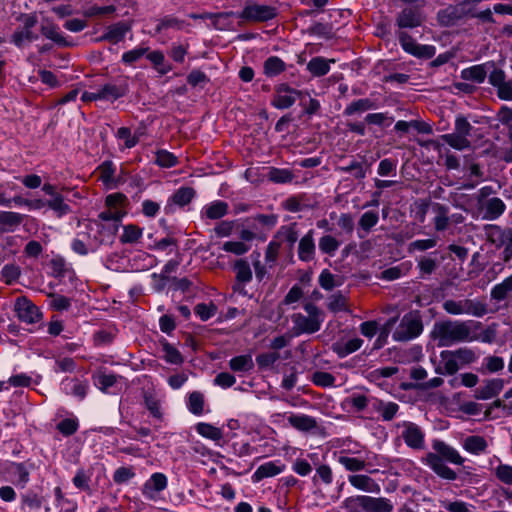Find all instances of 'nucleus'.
Listing matches in <instances>:
<instances>
[{
	"instance_id": "1",
	"label": "nucleus",
	"mask_w": 512,
	"mask_h": 512,
	"mask_svg": "<svg viewBox=\"0 0 512 512\" xmlns=\"http://www.w3.org/2000/svg\"><path fill=\"white\" fill-rule=\"evenodd\" d=\"M472 326L480 328V322L444 320L435 323L433 336L438 339L439 346L447 347L456 343L470 342L476 338L472 335Z\"/></svg>"
},
{
	"instance_id": "2",
	"label": "nucleus",
	"mask_w": 512,
	"mask_h": 512,
	"mask_svg": "<svg viewBox=\"0 0 512 512\" xmlns=\"http://www.w3.org/2000/svg\"><path fill=\"white\" fill-rule=\"evenodd\" d=\"M432 447L436 451V453H428L426 455V464L439 477L446 480H455L457 478L456 472L450 469L443 462V459L452 464L462 465L464 463V458L459 454V452L456 449L449 446L443 441H434Z\"/></svg>"
},
{
	"instance_id": "3",
	"label": "nucleus",
	"mask_w": 512,
	"mask_h": 512,
	"mask_svg": "<svg viewBox=\"0 0 512 512\" xmlns=\"http://www.w3.org/2000/svg\"><path fill=\"white\" fill-rule=\"evenodd\" d=\"M343 508L347 512H392L394 505L385 497L354 495L343 501Z\"/></svg>"
},
{
	"instance_id": "4",
	"label": "nucleus",
	"mask_w": 512,
	"mask_h": 512,
	"mask_svg": "<svg viewBox=\"0 0 512 512\" xmlns=\"http://www.w3.org/2000/svg\"><path fill=\"white\" fill-rule=\"evenodd\" d=\"M307 315L295 313L291 316L293 322V332L295 335L313 334L318 332L324 321V313L313 303L304 305Z\"/></svg>"
},
{
	"instance_id": "5",
	"label": "nucleus",
	"mask_w": 512,
	"mask_h": 512,
	"mask_svg": "<svg viewBox=\"0 0 512 512\" xmlns=\"http://www.w3.org/2000/svg\"><path fill=\"white\" fill-rule=\"evenodd\" d=\"M443 310L450 315H472L483 317L487 314V305L481 301L473 299L445 300L442 304Z\"/></svg>"
},
{
	"instance_id": "6",
	"label": "nucleus",
	"mask_w": 512,
	"mask_h": 512,
	"mask_svg": "<svg viewBox=\"0 0 512 512\" xmlns=\"http://www.w3.org/2000/svg\"><path fill=\"white\" fill-rule=\"evenodd\" d=\"M472 129V125L464 116H458L455 119L454 132L442 135L441 139L456 150L469 149L471 141L468 137L471 135Z\"/></svg>"
},
{
	"instance_id": "7",
	"label": "nucleus",
	"mask_w": 512,
	"mask_h": 512,
	"mask_svg": "<svg viewBox=\"0 0 512 512\" xmlns=\"http://www.w3.org/2000/svg\"><path fill=\"white\" fill-rule=\"evenodd\" d=\"M422 331L423 323L421 318L414 313H408L402 317L392 337L395 341L407 342L418 337Z\"/></svg>"
},
{
	"instance_id": "8",
	"label": "nucleus",
	"mask_w": 512,
	"mask_h": 512,
	"mask_svg": "<svg viewBox=\"0 0 512 512\" xmlns=\"http://www.w3.org/2000/svg\"><path fill=\"white\" fill-rule=\"evenodd\" d=\"M308 95L305 91L296 90L288 84L282 83L275 87L272 104L278 109L291 107L297 99L302 101Z\"/></svg>"
},
{
	"instance_id": "9",
	"label": "nucleus",
	"mask_w": 512,
	"mask_h": 512,
	"mask_svg": "<svg viewBox=\"0 0 512 512\" xmlns=\"http://www.w3.org/2000/svg\"><path fill=\"white\" fill-rule=\"evenodd\" d=\"M360 452H351L350 450H341L337 457V461L346 471L357 474V472L367 470L370 474L378 472L377 469H367L368 463L359 456Z\"/></svg>"
},
{
	"instance_id": "10",
	"label": "nucleus",
	"mask_w": 512,
	"mask_h": 512,
	"mask_svg": "<svg viewBox=\"0 0 512 512\" xmlns=\"http://www.w3.org/2000/svg\"><path fill=\"white\" fill-rule=\"evenodd\" d=\"M276 16L275 8L268 5L248 4L238 15L239 18L250 22H263Z\"/></svg>"
},
{
	"instance_id": "11",
	"label": "nucleus",
	"mask_w": 512,
	"mask_h": 512,
	"mask_svg": "<svg viewBox=\"0 0 512 512\" xmlns=\"http://www.w3.org/2000/svg\"><path fill=\"white\" fill-rule=\"evenodd\" d=\"M489 83L497 89L499 99L512 101V79H507L502 69L495 68L489 74Z\"/></svg>"
},
{
	"instance_id": "12",
	"label": "nucleus",
	"mask_w": 512,
	"mask_h": 512,
	"mask_svg": "<svg viewBox=\"0 0 512 512\" xmlns=\"http://www.w3.org/2000/svg\"><path fill=\"white\" fill-rule=\"evenodd\" d=\"M14 307L18 318L25 323H36L42 317L39 309L26 297L17 298Z\"/></svg>"
},
{
	"instance_id": "13",
	"label": "nucleus",
	"mask_w": 512,
	"mask_h": 512,
	"mask_svg": "<svg viewBox=\"0 0 512 512\" xmlns=\"http://www.w3.org/2000/svg\"><path fill=\"white\" fill-rule=\"evenodd\" d=\"M469 14L471 9H464L463 4L459 3L438 11L437 20L441 26L450 27Z\"/></svg>"
},
{
	"instance_id": "14",
	"label": "nucleus",
	"mask_w": 512,
	"mask_h": 512,
	"mask_svg": "<svg viewBox=\"0 0 512 512\" xmlns=\"http://www.w3.org/2000/svg\"><path fill=\"white\" fill-rule=\"evenodd\" d=\"M402 438L405 444L416 450L424 448V432L422 429L413 422L403 423Z\"/></svg>"
},
{
	"instance_id": "15",
	"label": "nucleus",
	"mask_w": 512,
	"mask_h": 512,
	"mask_svg": "<svg viewBox=\"0 0 512 512\" xmlns=\"http://www.w3.org/2000/svg\"><path fill=\"white\" fill-rule=\"evenodd\" d=\"M484 229L487 240L494 244L496 247L512 244L511 229H502L497 225H486Z\"/></svg>"
},
{
	"instance_id": "16",
	"label": "nucleus",
	"mask_w": 512,
	"mask_h": 512,
	"mask_svg": "<svg viewBox=\"0 0 512 512\" xmlns=\"http://www.w3.org/2000/svg\"><path fill=\"white\" fill-rule=\"evenodd\" d=\"M348 482L355 489L366 493H379L381 490L380 485L367 474H350Z\"/></svg>"
},
{
	"instance_id": "17",
	"label": "nucleus",
	"mask_w": 512,
	"mask_h": 512,
	"mask_svg": "<svg viewBox=\"0 0 512 512\" xmlns=\"http://www.w3.org/2000/svg\"><path fill=\"white\" fill-rule=\"evenodd\" d=\"M423 22L422 15L417 8L406 7L399 12L396 24L399 28H416Z\"/></svg>"
},
{
	"instance_id": "18",
	"label": "nucleus",
	"mask_w": 512,
	"mask_h": 512,
	"mask_svg": "<svg viewBox=\"0 0 512 512\" xmlns=\"http://www.w3.org/2000/svg\"><path fill=\"white\" fill-rule=\"evenodd\" d=\"M314 231L309 230L299 241L298 257L303 262H310L315 256Z\"/></svg>"
},
{
	"instance_id": "19",
	"label": "nucleus",
	"mask_w": 512,
	"mask_h": 512,
	"mask_svg": "<svg viewBox=\"0 0 512 512\" xmlns=\"http://www.w3.org/2000/svg\"><path fill=\"white\" fill-rule=\"evenodd\" d=\"M25 216L12 211L0 212V233L14 232L23 222Z\"/></svg>"
},
{
	"instance_id": "20",
	"label": "nucleus",
	"mask_w": 512,
	"mask_h": 512,
	"mask_svg": "<svg viewBox=\"0 0 512 512\" xmlns=\"http://www.w3.org/2000/svg\"><path fill=\"white\" fill-rule=\"evenodd\" d=\"M432 211L435 214L433 218L434 229L437 232H443L450 225L449 207L441 203H432Z\"/></svg>"
},
{
	"instance_id": "21",
	"label": "nucleus",
	"mask_w": 512,
	"mask_h": 512,
	"mask_svg": "<svg viewBox=\"0 0 512 512\" xmlns=\"http://www.w3.org/2000/svg\"><path fill=\"white\" fill-rule=\"evenodd\" d=\"M504 387L502 379L487 380L484 386L475 390L474 397L480 400H487L497 396Z\"/></svg>"
},
{
	"instance_id": "22",
	"label": "nucleus",
	"mask_w": 512,
	"mask_h": 512,
	"mask_svg": "<svg viewBox=\"0 0 512 512\" xmlns=\"http://www.w3.org/2000/svg\"><path fill=\"white\" fill-rule=\"evenodd\" d=\"M130 30V26L125 22H118L107 27L106 32L97 39V41H109L116 44L122 41L126 33Z\"/></svg>"
},
{
	"instance_id": "23",
	"label": "nucleus",
	"mask_w": 512,
	"mask_h": 512,
	"mask_svg": "<svg viewBox=\"0 0 512 512\" xmlns=\"http://www.w3.org/2000/svg\"><path fill=\"white\" fill-rule=\"evenodd\" d=\"M167 487V477L162 473H154L144 484L142 493L148 499L154 498V492H160Z\"/></svg>"
},
{
	"instance_id": "24",
	"label": "nucleus",
	"mask_w": 512,
	"mask_h": 512,
	"mask_svg": "<svg viewBox=\"0 0 512 512\" xmlns=\"http://www.w3.org/2000/svg\"><path fill=\"white\" fill-rule=\"evenodd\" d=\"M284 470L285 465L281 464L279 461L266 462L257 468L252 476V479L254 482H259L264 478L276 476L282 473Z\"/></svg>"
},
{
	"instance_id": "25",
	"label": "nucleus",
	"mask_w": 512,
	"mask_h": 512,
	"mask_svg": "<svg viewBox=\"0 0 512 512\" xmlns=\"http://www.w3.org/2000/svg\"><path fill=\"white\" fill-rule=\"evenodd\" d=\"M40 31L43 36L54 41L59 46L69 47L72 45L71 42L67 41L66 38L62 36L57 25L49 21L42 23Z\"/></svg>"
},
{
	"instance_id": "26",
	"label": "nucleus",
	"mask_w": 512,
	"mask_h": 512,
	"mask_svg": "<svg viewBox=\"0 0 512 512\" xmlns=\"http://www.w3.org/2000/svg\"><path fill=\"white\" fill-rule=\"evenodd\" d=\"M288 422L292 427L303 432L317 428V421L313 417L304 414L290 415Z\"/></svg>"
},
{
	"instance_id": "27",
	"label": "nucleus",
	"mask_w": 512,
	"mask_h": 512,
	"mask_svg": "<svg viewBox=\"0 0 512 512\" xmlns=\"http://www.w3.org/2000/svg\"><path fill=\"white\" fill-rule=\"evenodd\" d=\"M504 202L498 198L493 197L486 201L485 203V213L483 218L486 220H494L501 216L505 211Z\"/></svg>"
},
{
	"instance_id": "28",
	"label": "nucleus",
	"mask_w": 512,
	"mask_h": 512,
	"mask_svg": "<svg viewBox=\"0 0 512 512\" xmlns=\"http://www.w3.org/2000/svg\"><path fill=\"white\" fill-rule=\"evenodd\" d=\"M377 107L375 101L369 99V98H361L358 100H355L351 102L349 105L346 106L344 110V114L346 116H351L356 113H363L368 110L375 109Z\"/></svg>"
},
{
	"instance_id": "29",
	"label": "nucleus",
	"mask_w": 512,
	"mask_h": 512,
	"mask_svg": "<svg viewBox=\"0 0 512 512\" xmlns=\"http://www.w3.org/2000/svg\"><path fill=\"white\" fill-rule=\"evenodd\" d=\"M126 87L114 84H105L98 89L100 100L115 101L126 94Z\"/></svg>"
},
{
	"instance_id": "30",
	"label": "nucleus",
	"mask_w": 512,
	"mask_h": 512,
	"mask_svg": "<svg viewBox=\"0 0 512 512\" xmlns=\"http://www.w3.org/2000/svg\"><path fill=\"white\" fill-rule=\"evenodd\" d=\"M194 196L195 190L192 187H181L172 195L166 209L170 208L172 204L183 207L189 204Z\"/></svg>"
},
{
	"instance_id": "31",
	"label": "nucleus",
	"mask_w": 512,
	"mask_h": 512,
	"mask_svg": "<svg viewBox=\"0 0 512 512\" xmlns=\"http://www.w3.org/2000/svg\"><path fill=\"white\" fill-rule=\"evenodd\" d=\"M330 62L334 63L335 60L334 59L326 60L322 57H314L308 62L307 69L313 76H316V77L324 76L330 70V66H329Z\"/></svg>"
},
{
	"instance_id": "32",
	"label": "nucleus",
	"mask_w": 512,
	"mask_h": 512,
	"mask_svg": "<svg viewBox=\"0 0 512 512\" xmlns=\"http://www.w3.org/2000/svg\"><path fill=\"white\" fill-rule=\"evenodd\" d=\"M267 178L273 183L285 184L290 183L295 178V175L289 169L271 167L269 168Z\"/></svg>"
},
{
	"instance_id": "33",
	"label": "nucleus",
	"mask_w": 512,
	"mask_h": 512,
	"mask_svg": "<svg viewBox=\"0 0 512 512\" xmlns=\"http://www.w3.org/2000/svg\"><path fill=\"white\" fill-rule=\"evenodd\" d=\"M229 368L234 372H248L254 368V362L250 354L233 357L229 361Z\"/></svg>"
},
{
	"instance_id": "34",
	"label": "nucleus",
	"mask_w": 512,
	"mask_h": 512,
	"mask_svg": "<svg viewBox=\"0 0 512 512\" xmlns=\"http://www.w3.org/2000/svg\"><path fill=\"white\" fill-rule=\"evenodd\" d=\"M143 235V229L134 224H128L123 226V233L120 236V242L122 244H134L137 243Z\"/></svg>"
},
{
	"instance_id": "35",
	"label": "nucleus",
	"mask_w": 512,
	"mask_h": 512,
	"mask_svg": "<svg viewBox=\"0 0 512 512\" xmlns=\"http://www.w3.org/2000/svg\"><path fill=\"white\" fill-rule=\"evenodd\" d=\"M487 447V441L481 436H468L463 442V448L476 455L484 452Z\"/></svg>"
},
{
	"instance_id": "36",
	"label": "nucleus",
	"mask_w": 512,
	"mask_h": 512,
	"mask_svg": "<svg viewBox=\"0 0 512 512\" xmlns=\"http://www.w3.org/2000/svg\"><path fill=\"white\" fill-rule=\"evenodd\" d=\"M327 308L333 312H349L348 298L341 292H336L328 297Z\"/></svg>"
},
{
	"instance_id": "37",
	"label": "nucleus",
	"mask_w": 512,
	"mask_h": 512,
	"mask_svg": "<svg viewBox=\"0 0 512 512\" xmlns=\"http://www.w3.org/2000/svg\"><path fill=\"white\" fill-rule=\"evenodd\" d=\"M487 76L485 65H474L461 71V78L463 80H470L477 83L484 82Z\"/></svg>"
},
{
	"instance_id": "38",
	"label": "nucleus",
	"mask_w": 512,
	"mask_h": 512,
	"mask_svg": "<svg viewBox=\"0 0 512 512\" xmlns=\"http://www.w3.org/2000/svg\"><path fill=\"white\" fill-rule=\"evenodd\" d=\"M446 351H442L440 357L443 360V365L438 366L435 371L437 374L454 375L459 370V364L454 356L445 355Z\"/></svg>"
},
{
	"instance_id": "39",
	"label": "nucleus",
	"mask_w": 512,
	"mask_h": 512,
	"mask_svg": "<svg viewBox=\"0 0 512 512\" xmlns=\"http://www.w3.org/2000/svg\"><path fill=\"white\" fill-rule=\"evenodd\" d=\"M276 237H281L289 244L290 249L293 248L299 237L297 224L291 223L289 225L281 226L276 234Z\"/></svg>"
},
{
	"instance_id": "40",
	"label": "nucleus",
	"mask_w": 512,
	"mask_h": 512,
	"mask_svg": "<svg viewBox=\"0 0 512 512\" xmlns=\"http://www.w3.org/2000/svg\"><path fill=\"white\" fill-rule=\"evenodd\" d=\"M263 68L266 76L274 77L282 73L286 65L279 57L271 56L264 62Z\"/></svg>"
},
{
	"instance_id": "41",
	"label": "nucleus",
	"mask_w": 512,
	"mask_h": 512,
	"mask_svg": "<svg viewBox=\"0 0 512 512\" xmlns=\"http://www.w3.org/2000/svg\"><path fill=\"white\" fill-rule=\"evenodd\" d=\"M196 431L201 436L213 441H220L223 438L222 430L208 423H198L196 425Z\"/></svg>"
},
{
	"instance_id": "42",
	"label": "nucleus",
	"mask_w": 512,
	"mask_h": 512,
	"mask_svg": "<svg viewBox=\"0 0 512 512\" xmlns=\"http://www.w3.org/2000/svg\"><path fill=\"white\" fill-rule=\"evenodd\" d=\"M363 345V340L360 338H353L345 343H338L334 351L339 357H346L347 355L359 350Z\"/></svg>"
},
{
	"instance_id": "43",
	"label": "nucleus",
	"mask_w": 512,
	"mask_h": 512,
	"mask_svg": "<svg viewBox=\"0 0 512 512\" xmlns=\"http://www.w3.org/2000/svg\"><path fill=\"white\" fill-rule=\"evenodd\" d=\"M512 291V275L495 285L491 290V298L497 301L504 300Z\"/></svg>"
},
{
	"instance_id": "44",
	"label": "nucleus",
	"mask_w": 512,
	"mask_h": 512,
	"mask_svg": "<svg viewBox=\"0 0 512 512\" xmlns=\"http://www.w3.org/2000/svg\"><path fill=\"white\" fill-rule=\"evenodd\" d=\"M228 212V204L224 201H215L205 209V215L209 219H220Z\"/></svg>"
},
{
	"instance_id": "45",
	"label": "nucleus",
	"mask_w": 512,
	"mask_h": 512,
	"mask_svg": "<svg viewBox=\"0 0 512 512\" xmlns=\"http://www.w3.org/2000/svg\"><path fill=\"white\" fill-rule=\"evenodd\" d=\"M146 57L161 75H165L171 70L169 65L164 64L165 57L161 51L156 50L149 53L147 52Z\"/></svg>"
},
{
	"instance_id": "46",
	"label": "nucleus",
	"mask_w": 512,
	"mask_h": 512,
	"mask_svg": "<svg viewBox=\"0 0 512 512\" xmlns=\"http://www.w3.org/2000/svg\"><path fill=\"white\" fill-rule=\"evenodd\" d=\"M368 164L365 162L352 161L347 166L338 167L341 172L352 173L354 178L363 179L366 176Z\"/></svg>"
},
{
	"instance_id": "47",
	"label": "nucleus",
	"mask_w": 512,
	"mask_h": 512,
	"mask_svg": "<svg viewBox=\"0 0 512 512\" xmlns=\"http://www.w3.org/2000/svg\"><path fill=\"white\" fill-rule=\"evenodd\" d=\"M38 39V35L30 29H18L12 36L11 41L17 46L21 47L25 42H32Z\"/></svg>"
},
{
	"instance_id": "48",
	"label": "nucleus",
	"mask_w": 512,
	"mask_h": 512,
	"mask_svg": "<svg viewBox=\"0 0 512 512\" xmlns=\"http://www.w3.org/2000/svg\"><path fill=\"white\" fill-rule=\"evenodd\" d=\"M319 249L322 253L333 256L340 246V242L331 235H324L319 239Z\"/></svg>"
},
{
	"instance_id": "49",
	"label": "nucleus",
	"mask_w": 512,
	"mask_h": 512,
	"mask_svg": "<svg viewBox=\"0 0 512 512\" xmlns=\"http://www.w3.org/2000/svg\"><path fill=\"white\" fill-rule=\"evenodd\" d=\"M236 280L241 282H250L252 280V271L247 261L239 259L234 264Z\"/></svg>"
},
{
	"instance_id": "50",
	"label": "nucleus",
	"mask_w": 512,
	"mask_h": 512,
	"mask_svg": "<svg viewBox=\"0 0 512 512\" xmlns=\"http://www.w3.org/2000/svg\"><path fill=\"white\" fill-rule=\"evenodd\" d=\"M447 356H454L457 362L462 364H470L476 360V355L473 350L469 348H459L455 351H446Z\"/></svg>"
},
{
	"instance_id": "51",
	"label": "nucleus",
	"mask_w": 512,
	"mask_h": 512,
	"mask_svg": "<svg viewBox=\"0 0 512 512\" xmlns=\"http://www.w3.org/2000/svg\"><path fill=\"white\" fill-rule=\"evenodd\" d=\"M47 206L52 209L58 217H61L70 212V207L64 202L62 195H54L46 202Z\"/></svg>"
},
{
	"instance_id": "52",
	"label": "nucleus",
	"mask_w": 512,
	"mask_h": 512,
	"mask_svg": "<svg viewBox=\"0 0 512 512\" xmlns=\"http://www.w3.org/2000/svg\"><path fill=\"white\" fill-rule=\"evenodd\" d=\"M399 410V405L395 402H380L377 411L381 414L384 421H391Z\"/></svg>"
},
{
	"instance_id": "53",
	"label": "nucleus",
	"mask_w": 512,
	"mask_h": 512,
	"mask_svg": "<svg viewBox=\"0 0 512 512\" xmlns=\"http://www.w3.org/2000/svg\"><path fill=\"white\" fill-rule=\"evenodd\" d=\"M378 220L379 216L377 212L367 211L360 217L358 225L360 229L368 233L378 223Z\"/></svg>"
},
{
	"instance_id": "54",
	"label": "nucleus",
	"mask_w": 512,
	"mask_h": 512,
	"mask_svg": "<svg viewBox=\"0 0 512 512\" xmlns=\"http://www.w3.org/2000/svg\"><path fill=\"white\" fill-rule=\"evenodd\" d=\"M155 162L163 168L174 167L177 163V157L167 150H159L156 152Z\"/></svg>"
},
{
	"instance_id": "55",
	"label": "nucleus",
	"mask_w": 512,
	"mask_h": 512,
	"mask_svg": "<svg viewBox=\"0 0 512 512\" xmlns=\"http://www.w3.org/2000/svg\"><path fill=\"white\" fill-rule=\"evenodd\" d=\"M189 410L195 415H201L204 408V396L200 392H192L189 396Z\"/></svg>"
},
{
	"instance_id": "56",
	"label": "nucleus",
	"mask_w": 512,
	"mask_h": 512,
	"mask_svg": "<svg viewBox=\"0 0 512 512\" xmlns=\"http://www.w3.org/2000/svg\"><path fill=\"white\" fill-rule=\"evenodd\" d=\"M494 474L500 482L512 485V466L500 464L494 469Z\"/></svg>"
},
{
	"instance_id": "57",
	"label": "nucleus",
	"mask_w": 512,
	"mask_h": 512,
	"mask_svg": "<svg viewBox=\"0 0 512 512\" xmlns=\"http://www.w3.org/2000/svg\"><path fill=\"white\" fill-rule=\"evenodd\" d=\"M222 249L235 255H243L249 251L250 246L241 241H228L223 244Z\"/></svg>"
},
{
	"instance_id": "58",
	"label": "nucleus",
	"mask_w": 512,
	"mask_h": 512,
	"mask_svg": "<svg viewBox=\"0 0 512 512\" xmlns=\"http://www.w3.org/2000/svg\"><path fill=\"white\" fill-rule=\"evenodd\" d=\"M126 215L125 209H113L111 207H107L106 210L102 211L98 218L102 221H120Z\"/></svg>"
},
{
	"instance_id": "59",
	"label": "nucleus",
	"mask_w": 512,
	"mask_h": 512,
	"mask_svg": "<svg viewBox=\"0 0 512 512\" xmlns=\"http://www.w3.org/2000/svg\"><path fill=\"white\" fill-rule=\"evenodd\" d=\"M148 50L149 49L147 47H139L127 51L122 55V61L127 65H132L133 63L141 59L148 52Z\"/></svg>"
},
{
	"instance_id": "60",
	"label": "nucleus",
	"mask_w": 512,
	"mask_h": 512,
	"mask_svg": "<svg viewBox=\"0 0 512 512\" xmlns=\"http://www.w3.org/2000/svg\"><path fill=\"white\" fill-rule=\"evenodd\" d=\"M117 136L119 139L125 141V148H133L139 141V136L137 134L132 135L131 130L127 127H121L117 131Z\"/></svg>"
},
{
	"instance_id": "61",
	"label": "nucleus",
	"mask_w": 512,
	"mask_h": 512,
	"mask_svg": "<svg viewBox=\"0 0 512 512\" xmlns=\"http://www.w3.org/2000/svg\"><path fill=\"white\" fill-rule=\"evenodd\" d=\"M334 381L335 377L328 372L317 371L312 376V382L321 387H330L334 384Z\"/></svg>"
},
{
	"instance_id": "62",
	"label": "nucleus",
	"mask_w": 512,
	"mask_h": 512,
	"mask_svg": "<svg viewBox=\"0 0 512 512\" xmlns=\"http://www.w3.org/2000/svg\"><path fill=\"white\" fill-rule=\"evenodd\" d=\"M127 197L122 193H113L106 197L105 204L113 209H124Z\"/></svg>"
},
{
	"instance_id": "63",
	"label": "nucleus",
	"mask_w": 512,
	"mask_h": 512,
	"mask_svg": "<svg viewBox=\"0 0 512 512\" xmlns=\"http://www.w3.org/2000/svg\"><path fill=\"white\" fill-rule=\"evenodd\" d=\"M442 507L446 509L448 512H472V505L459 500L444 501L442 503Z\"/></svg>"
},
{
	"instance_id": "64",
	"label": "nucleus",
	"mask_w": 512,
	"mask_h": 512,
	"mask_svg": "<svg viewBox=\"0 0 512 512\" xmlns=\"http://www.w3.org/2000/svg\"><path fill=\"white\" fill-rule=\"evenodd\" d=\"M1 275L7 284H11L20 276V268L14 264L5 265L1 270Z\"/></svg>"
}]
</instances>
